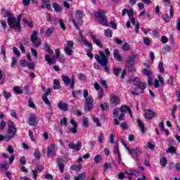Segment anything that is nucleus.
<instances>
[{
    "instance_id": "f257e3e1",
    "label": "nucleus",
    "mask_w": 180,
    "mask_h": 180,
    "mask_svg": "<svg viewBox=\"0 0 180 180\" xmlns=\"http://www.w3.org/2000/svg\"><path fill=\"white\" fill-rule=\"evenodd\" d=\"M98 54L99 55H96L94 56L95 59L98 62L101 67H104V70L106 71V72H109V68L106 66L108 64V58H106V55H105V53H103L102 51H100Z\"/></svg>"
},
{
    "instance_id": "f03ea898",
    "label": "nucleus",
    "mask_w": 180,
    "mask_h": 180,
    "mask_svg": "<svg viewBox=\"0 0 180 180\" xmlns=\"http://www.w3.org/2000/svg\"><path fill=\"white\" fill-rule=\"evenodd\" d=\"M22 19L21 15L18 17V19L15 18V17L9 16L8 18V26H10L11 29H16L18 32H20V20Z\"/></svg>"
},
{
    "instance_id": "7ed1b4c3",
    "label": "nucleus",
    "mask_w": 180,
    "mask_h": 180,
    "mask_svg": "<svg viewBox=\"0 0 180 180\" xmlns=\"http://www.w3.org/2000/svg\"><path fill=\"white\" fill-rule=\"evenodd\" d=\"M105 13H106V11L99 10L94 12V15L101 25L108 26V18L105 16Z\"/></svg>"
},
{
    "instance_id": "20e7f679",
    "label": "nucleus",
    "mask_w": 180,
    "mask_h": 180,
    "mask_svg": "<svg viewBox=\"0 0 180 180\" xmlns=\"http://www.w3.org/2000/svg\"><path fill=\"white\" fill-rule=\"evenodd\" d=\"M82 16H84V13L81 10H78L76 12L75 19L70 20L77 30L79 29V26L82 25Z\"/></svg>"
},
{
    "instance_id": "39448f33",
    "label": "nucleus",
    "mask_w": 180,
    "mask_h": 180,
    "mask_svg": "<svg viewBox=\"0 0 180 180\" xmlns=\"http://www.w3.org/2000/svg\"><path fill=\"white\" fill-rule=\"evenodd\" d=\"M61 78L66 86L70 85V88L74 89V86L75 85V75H72V79H70V77L65 75H62Z\"/></svg>"
},
{
    "instance_id": "423d86ee",
    "label": "nucleus",
    "mask_w": 180,
    "mask_h": 180,
    "mask_svg": "<svg viewBox=\"0 0 180 180\" xmlns=\"http://www.w3.org/2000/svg\"><path fill=\"white\" fill-rule=\"evenodd\" d=\"M94 109V98L89 96L88 98L84 99V110L91 112Z\"/></svg>"
},
{
    "instance_id": "0eeeda50",
    "label": "nucleus",
    "mask_w": 180,
    "mask_h": 180,
    "mask_svg": "<svg viewBox=\"0 0 180 180\" xmlns=\"http://www.w3.org/2000/svg\"><path fill=\"white\" fill-rule=\"evenodd\" d=\"M38 34H39V33L37 31H33V32L30 37V41L33 43V45L35 47H39L40 46V44H41L40 39L37 37Z\"/></svg>"
},
{
    "instance_id": "6e6552de",
    "label": "nucleus",
    "mask_w": 180,
    "mask_h": 180,
    "mask_svg": "<svg viewBox=\"0 0 180 180\" xmlns=\"http://www.w3.org/2000/svg\"><path fill=\"white\" fill-rule=\"evenodd\" d=\"M127 112H129V116L131 117V110L130 108H129L127 105H122L120 108V113L119 114L118 120H123V117H124V113H127Z\"/></svg>"
},
{
    "instance_id": "1a4fd4ad",
    "label": "nucleus",
    "mask_w": 180,
    "mask_h": 180,
    "mask_svg": "<svg viewBox=\"0 0 180 180\" xmlns=\"http://www.w3.org/2000/svg\"><path fill=\"white\" fill-rule=\"evenodd\" d=\"M120 98L116 95H112L110 98V105L112 108H115L117 106V105H120Z\"/></svg>"
},
{
    "instance_id": "9d476101",
    "label": "nucleus",
    "mask_w": 180,
    "mask_h": 180,
    "mask_svg": "<svg viewBox=\"0 0 180 180\" xmlns=\"http://www.w3.org/2000/svg\"><path fill=\"white\" fill-rule=\"evenodd\" d=\"M7 124L8 126V136H10V137H15V134L16 133V127H15L13 122H12V121H8Z\"/></svg>"
},
{
    "instance_id": "9b49d317",
    "label": "nucleus",
    "mask_w": 180,
    "mask_h": 180,
    "mask_svg": "<svg viewBox=\"0 0 180 180\" xmlns=\"http://www.w3.org/2000/svg\"><path fill=\"white\" fill-rule=\"evenodd\" d=\"M143 116L145 119H147L148 120H150V119H153V117H155L157 116V113H155L154 111L151 110H145Z\"/></svg>"
},
{
    "instance_id": "f8f14e48",
    "label": "nucleus",
    "mask_w": 180,
    "mask_h": 180,
    "mask_svg": "<svg viewBox=\"0 0 180 180\" xmlns=\"http://www.w3.org/2000/svg\"><path fill=\"white\" fill-rule=\"evenodd\" d=\"M27 123L29 126H36L39 123V118L35 115H32L28 118Z\"/></svg>"
},
{
    "instance_id": "ddd939ff",
    "label": "nucleus",
    "mask_w": 180,
    "mask_h": 180,
    "mask_svg": "<svg viewBox=\"0 0 180 180\" xmlns=\"http://www.w3.org/2000/svg\"><path fill=\"white\" fill-rule=\"evenodd\" d=\"M47 155L48 157H51L52 158H54L57 154L56 153V147L54 145L51 144L48 146V150H47Z\"/></svg>"
},
{
    "instance_id": "4468645a",
    "label": "nucleus",
    "mask_w": 180,
    "mask_h": 180,
    "mask_svg": "<svg viewBox=\"0 0 180 180\" xmlns=\"http://www.w3.org/2000/svg\"><path fill=\"white\" fill-rule=\"evenodd\" d=\"M79 36L80 41H82V43H83V44H84L86 47H89V50H92L93 49L92 44L89 43V41H88V40H86L85 37H84V35H82V33H79Z\"/></svg>"
},
{
    "instance_id": "2eb2a0df",
    "label": "nucleus",
    "mask_w": 180,
    "mask_h": 180,
    "mask_svg": "<svg viewBox=\"0 0 180 180\" xmlns=\"http://www.w3.org/2000/svg\"><path fill=\"white\" fill-rule=\"evenodd\" d=\"M70 105L67 103H64L63 101H60L58 103V108L60 109V110H62L63 112H67L68 110V108Z\"/></svg>"
},
{
    "instance_id": "dca6fc26",
    "label": "nucleus",
    "mask_w": 180,
    "mask_h": 180,
    "mask_svg": "<svg viewBox=\"0 0 180 180\" xmlns=\"http://www.w3.org/2000/svg\"><path fill=\"white\" fill-rule=\"evenodd\" d=\"M41 8L42 9H44L46 8V9H48V11H51V6L50 5V0H42L41 1Z\"/></svg>"
},
{
    "instance_id": "f3484780",
    "label": "nucleus",
    "mask_w": 180,
    "mask_h": 180,
    "mask_svg": "<svg viewBox=\"0 0 180 180\" xmlns=\"http://www.w3.org/2000/svg\"><path fill=\"white\" fill-rule=\"evenodd\" d=\"M113 117H115L114 120H115V125H119L120 124V122L121 120H119V111H118V109L117 108H115L114 110H113Z\"/></svg>"
},
{
    "instance_id": "a211bd4d",
    "label": "nucleus",
    "mask_w": 180,
    "mask_h": 180,
    "mask_svg": "<svg viewBox=\"0 0 180 180\" xmlns=\"http://www.w3.org/2000/svg\"><path fill=\"white\" fill-rule=\"evenodd\" d=\"M113 57L117 60V61H123V58H122V56H120V53H119V51L117 49H114Z\"/></svg>"
},
{
    "instance_id": "6ab92c4d",
    "label": "nucleus",
    "mask_w": 180,
    "mask_h": 180,
    "mask_svg": "<svg viewBox=\"0 0 180 180\" xmlns=\"http://www.w3.org/2000/svg\"><path fill=\"white\" fill-rule=\"evenodd\" d=\"M114 154L115 155H117L118 162H120V161H122V156L120 155V152H119V146H115L114 147Z\"/></svg>"
},
{
    "instance_id": "aec40b11",
    "label": "nucleus",
    "mask_w": 180,
    "mask_h": 180,
    "mask_svg": "<svg viewBox=\"0 0 180 180\" xmlns=\"http://www.w3.org/2000/svg\"><path fill=\"white\" fill-rule=\"evenodd\" d=\"M127 151H129L130 155H131L134 158L137 159V157H139V153H137L136 149H134V148L130 149V148H129V150H127Z\"/></svg>"
},
{
    "instance_id": "412c9836",
    "label": "nucleus",
    "mask_w": 180,
    "mask_h": 180,
    "mask_svg": "<svg viewBox=\"0 0 180 180\" xmlns=\"http://www.w3.org/2000/svg\"><path fill=\"white\" fill-rule=\"evenodd\" d=\"M57 161L59 165L60 172H64V160L61 158H58Z\"/></svg>"
},
{
    "instance_id": "4be33fe9",
    "label": "nucleus",
    "mask_w": 180,
    "mask_h": 180,
    "mask_svg": "<svg viewBox=\"0 0 180 180\" xmlns=\"http://www.w3.org/2000/svg\"><path fill=\"white\" fill-rule=\"evenodd\" d=\"M45 60L49 65H53V64H54V58H51L49 54L45 55Z\"/></svg>"
},
{
    "instance_id": "5701e85b",
    "label": "nucleus",
    "mask_w": 180,
    "mask_h": 180,
    "mask_svg": "<svg viewBox=\"0 0 180 180\" xmlns=\"http://www.w3.org/2000/svg\"><path fill=\"white\" fill-rule=\"evenodd\" d=\"M1 14L3 15L4 18H9V16H13V15L11 14V12L8 11L6 8H3L1 10Z\"/></svg>"
},
{
    "instance_id": "b1692460",
    "label": "nucleus",
    "mask_w": 180,
    "mask_h": 180,
    "mask_svg": "<svg viewBox=\"0 0 180 180\" xmlns=\"http://www.w3.org/2000/svg\"><path fill=\"white\" fill-rule=\"evenodd\" d=\"M137 88L141 90V94H143L144 89L147 88V84H146V82H141L139 85L137 86Z\"/></svg>"
},
{
    "instance_id": "393cba45",
    "label": "nucleus",
    "mask_w": 180,
    "mask_h": 180,
    "mask_svg": "<svg viewBox=\"0 0 180 180\" xmlns=\"http://www.w3.org/2000/svg\"><path fill=\"white\" fill-rule=\"evenodd\" d=\"M61 88V85H60V81L56 79H53V89L55 90L60 89Z\"/></svg>"
},
{
    "instance_id": "a878e982",
    "label": "nucleus",
    "mask_w": 180,
    "mask_h": 180,
    "mask_svg": "<svg viewBox=\"0 0 180 180\" xmlns=\"http://www.w3.org/2000/svg\"><path fill=\"white\" fill-rule=\"evenodd\" d=\"M137 124L141 132L144 133L146 131V129L144 128V124H143V122L141 120H138Z\"/></svg>"
},
{
    "instance_id": "bb28decb",
    "label": "nucleus",
    "mask_w": 180,
    "mask_h": 180,
    "mask_svg": "<svg viewBox=\"0 0 180 180\" xmlns=\"http://www.w3.org/2000/svg\"><path fill=\"white\" fill-rule=\"evenodd\" d=\"M70 168L72 171H79L82 169V165H72Z\"/></svg>"
},
{
    "instance_id": "cd10ccee",
    "label": "nucleus",
    "mask_w": 180,
    "mask_h": 180,
    "mask_svg": "<svg viewBox=\"0 0 180 180\" xmlns=\"http://www.w3.org/2000/svg\"><path fill=\"white\" fill-rule=\"evenodd\" d=\"M53 32H54V28L53 27L48 28L45 32V36L46 37H50V36L53 34Z\"/></svg>"
},
{
    "instance_id": "c85d7f7f",
    "label": "nucleus",
    "mask_w": 180,
    "mask_h": 180,
    "mask_svg": "<svg viewBox=\"0 0 180 180\" xmlns=\"http://www.w3.org/2000/svg\"><path fill=\"white\" fill-rule=\"evenodd\" d=\"M9 167H11V165H9V163H0V168L1 169H4V171H7V169H9Z\"/></svg>"
},
{
    "instance_id": "c756f323",
    "label": "nucleus",
    "mask_w": 180,
    "mask_h": 180,
    "mask_svg": "<svg viewBox=\"0 0 180 180\" xmlns=\"http://www.w3.org/2000/svg\"><path fill=\"white\" fill-rule=\"evenodd\" d=\"M86 176V174L85 172L79 174L77 176L75 177V180H84Z\"/></svg>"
},
{
    "instance_id": "7c9ffc66",
    "label": "nucleus",
    "mask_w": 180,
    "mask_h": 180,
    "mask_svg": "<svg viewBox=\"0 0 180 180\" xmlns=\"http://www.w3.org/2000/svg\"><path fill=\"white\" fill-rule=\"evenodd\" d=\"M44 50L47 51L49 54H53V51H52L51 49H50V46H49V44L45 43L44 44Z\"/></svg>"
},
{
    "instance_id": "2f4dec72",
    "label": "nucleus",
    "mask_w": 180,
    "mask_h": 180,
    "mask_svg": "<svg viewBox=\"0 0 180 180\" xmlns=\"http://www.w3.org/2000/svg\"><path fill=\"white\" fill-rule=\"evenodd\" d=\"M126 174H127V175H134L135 176H139V175H140L136 170H129L126 172Z\"/></svg>"
},
{
    "instance_id": "473e14b6",
    "label": "nucleus",
    "mask_w": 180,
    "mask_h": 180,
    "mask_svg": "<svg viewBox=\"0 0 180 180\" xmlns=\"http://www.w3.org/2000/svg\"><path fill=\"white\" fill-rule=\"evenodd\" d=\"M104 34L105 37L110 38L112 37V34H113V32L111 31L110 29H107L104 31Z\"/></svg>"
},
{
    "instance_id": "72a5a7b5",
    "label": "nucleus",
    "mask_w": 180,
    "mask_h": 180,
    "mask_svg": "<svg viewBox=\"0 0 180 180\" xmlns=\"http://www.w3.org/2000/svg\"><path fill=\"white\" fill-rule=\"evenodd\" d=\"M137 58V55L136 54H132L128 58V63H131V65L134 64V59Z\"/></svg>"
},
{
    "instance_id": "f704fd0d",
    "label": "nucleus",
    "mask_w": 180,
    "mask_h": 180,
    "mask_svg": "<svg viewBox=\"0 0 180 180\" xmlns=\"http://www.w3.org/2000/svg\"><path fill=\"white\" fill-rule=\"evenodd\" d=\"M101 162H102V155H96L94 157V162H96V164H100Z\"/></svg>"
},
{
    "instance_id": "c9c22d12",
    "label": "nucleus",
    "mask_w": 180,
    "mask_h": 180,
    "mask_svg": "<svg viewBox=\"0 0 180 180\" xmlns=\"http://www.w3.org/2000/svg\"><path fill=\"white\" fill-rule=\"evenodd\" d=\"M167 162H168V160H167V158H161L160 160V164L161 167H165L167 165Z\"/></svg>"
},
{
    "instance_id": "e433bc0d",
    "label": "nucleus",
    "mask_w": 180,
    "mask_h": 180,
    "mask_svg": "<svg viewBox=\"0 0 180 180\" xmlns=\"http://www.w3.org/2000/svg\"><path fill=\"white\" fill-rule=\"evenodd\" d=\"M52 6L56 12H60V11H61V6L57 3L52 4Z\"/></svg>"
},
{
    "instance_id": "4c0bfd02",
    "label": "nucleus",
    "mask_w": 180,
    "mask_h": 180,
    "mask_svg": "<svg viewBox=\"0 0 180 180\" xmlns=\"http://www.w3.org/2000/svg\"><path fill=\"white\" fill-rule=\"evenodd\" d=\"M122 49L123 51H129V50H130V44L128 43L124 44L122 46Z\"/></svg>"
},
{
    "instance_id": "58836bf2",
    "label": "nucleus",
    "mask_w": 180,
    "mask_h": 180,
    "mask_svg": "<svg viewBox=\"0 0 180 180\" xmlns=\"http://www.w3.org/2000/svg\"><path fill=\"white\" fill-rule=\"evenodd\" d=\"M1 54L3 56V60H5L6 58V51L4 46L1 47Z\"/></svg>"
},
{
    "instance_id": "ea45409f",
    "label": "nucleus",
    "mask_w": 180,
    "mask_h": 180,
    "mask_svg": "<svg viewBox=\"0 0 180 180\" xmlns=\"http://www.w3.org/2000/svg\"><path fill=\"white\" fill-rule=\"evenodd\" d=\"M5 127H6V122H5L4 120H1L0 122V131H4V130H5Z\"/></svg>"
},
{
    "instance_id": "a19ab883",
    "label": "nucleus",
    "mask_w": 180,
    "mask_h": 180,
    "mask_svg": "<svg viewBox=\"0 0 180 180\" xmlns=\"http://www.w3.org/2000/svg\"><path fill=\"white\" fill-rule=\"evenodd\" d=\"M13 91L14 92H15V94H18L19 95H20V94H23V90H22L19 86H16L13 88Z\"/></svg>"
},
{
    "instance_id": "79ce46f5",
    "label": "nucleus",
    "mask_w": 180,
    "mask_h": 180,
    "mask_svg": "<svg viewBox=\"0 0 180 180\" xmlns=\"http://www.w3.org/2000/svg\"><path fill=\"white\" fill-rule=\"evenodd\" d=\"M141 83V82H140V79L139 77L134 78V79H133L134 85H135L136 86H138L140 85Z\"/></svg>"
},
{
    "instance_id": "37998d69",
    "label": "nucleus",
    "mask_w": 180,
    "mask_h": 180,
    "mask_svg": "<svg viewBox=\"0 0 180 180\" xmlns=\"http://www.w3.org/2000/svg\"><path fill=\"white\" fill-rule=\"evenodd\" d=\"M100 107L103 110H108L109 109V104L108 103H101Z\"/></svg>"
},
{
    "instance_id": "c03bdc74",
    "label": "nucleus",
    "mask_w": 180,
    "mask_h": 180,
    "mask_svg": "<svg viewBox=\"0 0 180 180\" xmlns=\"http://www.w3.org/2000/svg\"><path fill=\"white\" fill-rule=\"evenodd\" d=\"M92 120H93V122H94V123H96L97 127H99L101 126V121H99V118H98L96 117H93Z\"/></svg>"
},
{
    "instance_id": "a18cd8bd",
    "label": "nucleus",
    "mask_w": 180,
    "mask_h": 180,
    "mask_svg": "<svg viewBox=\"0 0 180 180\" xmlns=\"http://www.w3.org/2000/svg\"><path fill=\"white\" fill-rule=\"evenodd\" d=\"M13 51L17 57H20V51H19V49H18V48L13 47Z\"/></svg>"
},
{
    "instance_id": "49530a36",
    "label": "nucleus",
    "mask_w": 180,
    "mask_h": 180,
    "mask_svg": "<svg viewBox=\"0 0 180 180\" xmlns=\"http://www.w3.org/2000/svg\"><path fill=\"white\" fill-rule=\"evenodd\" d=\"M65 54H67L68 56H71V54H72V48L65 47Z\"/></svg>"
},
{
    "instance_id": "de8ad7c7",
    "label": "nucleus",
    "mask_w": 180,
    "mask_h": 180,
    "mask_svg": "<svg viewBox=\"0 0 180 180\" xmlns=\"http://www.w3.org/2000/svg\"><path fill=\"white\" fill-rule=\"evenodd\" d=\"M16 64H18V59H16V58H12L11 64V68H13L16 65Z\"/></svg>"
},
{
    "instance_id": "09e8293b",
    "label": "nucleus",
    "mask_w": 180,
    "mask_h": 180,
    "mask_svg": "<svg viewBox=\"0 0 180 180\" xmlns=\"http://www.w3.org/2000/svg\"><path fill=\"white\" fill-rule=\"evenodd\" d=\"M82 120H83V124L85 127H88V124L89 123V120H88V117H83L82 118Z\"/></svg>"
},
{
    "instance_id": "8fccbe9b",
    "label": "nucleus",
    "mask_w": 180,
    "mask_h": 180,
    "mask_svg": "<svg viewBox=\"0 0 180 180\" xmlns=\"http://www.w3.org/2000/svg\"><path fill=\"white\" fill-rule=\"evenodd\" d=\"M167 153H169L170 154H175L176 153V149L174 146H171L169 148L168 150H167Z\"/></svg>"
},
{
    "instance_id": "3c124183",
    "label": "nucleus",
    "mask_w": 180,
    "mask_h": 180,
    "mask_svg": "<svg viewBox=\"0 0 180 180\" xmlns=\"http://www.w3.org/2000/svg\"><path fill=\"white\" fill-rule=\"evenodd\" d=\"M34 156L35 158H40V157H41V155L40 154V150H39V149H35Z\"/></svg>"
},
{
    "instance_id": "603ef678",
    "label": "nucleus",
    "mask_w": 180,
    "mask_h": 180,
    "mask_svg": "<svg viewBox=\"0 0 180 180\" xmlns=\"http://www.w3.org/2000/svg\"><path fill=\"white\" fill-rule=\"evenodd\" d=\"M77 78L78 79H81L82 81H85L86 79V77L85 76V75H84V73H79L77 75Z\"/></svg>"
},
{
    "instance_id": "864d4df0",
    "label": "nucleus",
    "mask_w": 180,
    "mask_h": 180,
    "mask_svg": "<svg viewBox=\"0 0 180 180\" xmlns=\"http://www.w3.org/2000/svg\"><path fill=\"white\" fill-rule=\"evenodd\" d=\"M4 96L6 101L11 98V93L6 91H3Z\"/></svg>"
},
{
    "instance_id": "5fc2aeb1",
    "label": "nucleus",
    "mask_w": 180,
    "mask_h": 180,
    "mask_svg": "<svg viewBox=\"0 0 180 180\" xmlns=\"http://www.w3.org/2000/svg\"><path fill=\"white\" fill-rule=\"evenodd\" d=\"M42 99L44 102L46 103V105H48V106H50L51 105L50 100H49V98L46 97V96H42Z\"/></svg>"
},
{
    "instance_id": "6e6d98bb",
    "label": "nucleus",
    "mask_w": 180,
    "mask_h": 180,
    "mask_svg": "<svg viewBox=\"0 0 180 180\" xmlns=\"http://www.w3.org/2000/svg\"><path fill=\"white\" fill-rule=\"evenodd\" d=\"M158 78L159 79L160 83L161 84L162 86H165V83L164 82V77L161 75H158Z\"/></svg>"
},
{
    "instance_id": "4d7b16f0",
    "label": "nucleus",
    "mask_w": 180,
    "mask_h": 180,
    "mask_svg": "<svg viewBox=\"0 0 180 180\" xmlns=\"http://www.w3.org/2000/svg\"><path fill=\"white\" fill-rule=\"evenodd\" d=\"M162 19L166 23H168V22H169V15L168 14H164Z\"/></svg>"
},
{
    "instance_id": "13d9d810",
    "label": "nucleus",
    "mask_w": 180,
    "mask_h": 180,
    "mask_svg": "<svg viewBox=\"0 0 180 180\" xmlns=\"http://www.w3.org/2000/svg\"><path fill=\"white\" fill-rule=\"evenodd\" d=\"M82 148V143H81V142H78L76 145H75V150H77L78 151H79Z\"/></svg>"
},
{
    "instance_id": "bf43d9fd",
    "label": "nucleus",
    "mask_w": 180,
    "mask_h": 180,
    "mask_svg": "<svg viewBox=\"0 0 180 180\" xmlns=\"http://www.w3.org/2000/svg\"><path fill=\"white\" fill-rule=\"evenodd\" d=\"M100 84L102 85L103 88H105V89H108V84H106V81L103 79H101Z\"/></svg>"
},
{
    "instance_id": "052dcab7",
    "label": "nucleus",
    "mask_w": 180,
    "mask_h": 180,
    "mask_svg": "<svg viewBox=\"0 0 180 180\" xmlns=\"http://www.w3.org/2000/svg\"><path fill=\"white\" fill-rule=\"evenodd\" d=\"M120 127L123 129V130H126L128 129L129 126L127 125V122H122L120 124Z\"/></svg>"
},
{
    "instance_id": "680f3d73",
    "label": "nucleus",
    "mask_w": 180,
    "mask_h": 180,
    "mask_svg": "<svg viewBox=\"0 0 180 180\" xmlns=\"http://www.w3.org/2000/svg\"><path fill=\"white\" fill-rule=\"evenodd\" d=\"M20 162L21 165H26V158L22 156L20 158Z\"/></svg>"
},
{
    "instance_id": "e2e57ef3",
    "label": "nucleus",
    "mask_w": 180,
    "mask_h": 180,
    "mask_svg": "<svg viewBox=\"0 0 180 180\" xmlns=\"http://www.w3.org/2000/svg\"><path fill=\"white\" fill-rule=\"evenodd\" d=\"M143 74H145V75H146V77H150L152 72H150V70L145 69V70H143Z\"/></svg>"
},
{
    "instance_id": "0e129e2a",
    "label": "nucleus",
    "mask_w": 180,
    "mask_h": 180,
    "mask_svg": "<svg viewBox=\"0 0 180 180\" xmlns=\"http://www.w3.org/2000/svg\"><path fill=\"white\" fill-rule=\"evenodd\" d=\"M67 44H68V46L67 47H69L70 49H72V47H74V41H67Z\"/></svg>"
},
{
    "instance_id": "69168bd1",
    "label": "nucleus",
    "mask_w": 180,
    "mask_h": 180,
    "mask_svg": "<svg viewBox=\"0 0 180 180\" xmlns=\"http://www.w3.org/2000/svg\"><path fill=\"white\" fill-rule=\"evenodd\" d=\"M20 65H21V67H26L27 66V61L25 60H20Z\"/></svg>"
},
{
    "instance_id": "338daca9",
    "label": "nucleus",
    "mask_w": 180,
    "mask_h": 180,
    "mask_svg": "<svg viewBox=\"0 0 180 180\" xmlns=\"http://www.w3.org/2000/svg\"><path fill=\"white\" fill-rule=\"evenodd\" d=\"M143 43H144V44H146V46H150V38L145 37L143 39Z\"/></svg>"
},
{
    "instance_id": "774afa93",
    "label": "nucleus",
    "mask_w": 180,
    "mask_h": 180,
    "mask_svg": "<svg viewBox=\"0 0 180 180\" xmlns=\"http://www.w3.org/2000/svg\"><path fill=\"white\" fill-rule=\"evenodd\" d=\"M176 98H177L176 101H177L178 102H180V89L176 91Z\"/></svg>"
}]
</instances>
